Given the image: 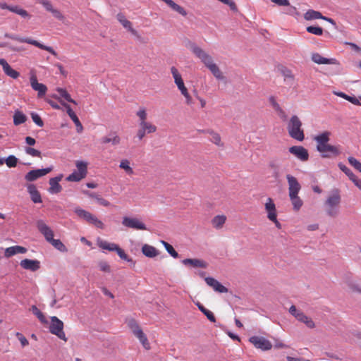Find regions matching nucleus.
<instances>
[{
    "label": "nucleus",
    "instance_id": "f257e3e1",
    "mask_svg": "<svg viewBox=\"0 0 361 361\" xmlns=\"http://www.w3.org/2000/svg\"><path fill=\"white\" fill-rule=\"evenodd\" d=\"M331 133L326 130L314 137L316 142V149L320 156L324 159H334L341 154L339 145L329 144Z\"/></svg>",
    "mask_w": 361,
    "mask_h": 361
},
{
    "label": "nucleus",
    "instance_id": "f03ea898",
    "mask_svg": "<svg viewBox=\"0 0 361 361\" xmlns=\"http://www.w3.org/2000/svg\"><path fill=\"white\" fill-rule=\"evenodd\" d=\"M191 51L212 72L214 76L218 80H223L224 75L218 66L214 62L212 57L195 44L190 47Z\"/></svg>",
    "mask_w": 361,
    "mask_h": 361
},
{
    "label": "nucleus",
    "instance_id": "7ed1b4c3",
    "mask_svg": "<svg viewBox=\"0 0 361 361\" xmlns=\"http://www.w3.org/2000/svg\"><path fill=\"white\" fill-rule=\"evenodd\" d=\"M287 128L288 134L292 138L300 142L304 140L305 134L302 129V122L297 116H293L290 118Z\"/></svg>",
    "mask_w": 361,
    "mask_h": 361
},
{
    "label": "nucleus",
    "instance_id": "20e7f679",
    "mask_svg": "<svg viewBox=\"0 0 361 361\" xmlns=\"http://www.w3.org/2000/svg\"><path fill=\"white\" fill-rule=\"evenodd\" d=\"M127 325L132 331L133 334L140 341L142 346L146 350H149L150 343H149L146 335L142 330L137 321L134 319H130L127 322Z\"/></svg>",
    "mask_w": 361,
    "mask_h": 361
},
{
    "label": "nucleus",
    "instance_id": "39448f33",
    "mask_svg": "<svg viewBox=\"0 0 361 361\" xmlns=\"http://www.w3.org/2000/svg\"><path fill=\"white\" fill-rule=\"evenodd\" d=\"M341 203V195L338 190L334 191L330 195L326 202V211L331 217H336L338 214V207Z\"/></svg>",
    "mask_w": 361,
    "mask_h": 361
},
{
    "label": "nucleus",
    "instance_id": "423d86ee",
    "mask_svg": "<svg viewBox=\"0 0 361 361\" xmlns=\"http://www.w3.org/2000/svg\"><path fill=\"white\" fill-rule=\"evenodd\" d=\"M5 36H6V37L10 38L13 40L17 41L20 43H27V44H32L33 46H35L41 49L47 51L48 52L51 54L55 57H58V54L55 51V50L51 47L44 45L35 39H33L29 38V37H20L16 35L6 34Z\"/></svg>",
    "mask_w": 361,
    "mask_h": 361
},
{
    "label": "nucleus",
    "instance_id": "0eeeda50",
    "mask_svg": "<svg viewBox=\"0 0 361 361\" xmlns=\"http://www.w3.org/2000/svg\"><path fill=\"white\" fill-rule=\"evenodd\" d=\"M74 212L80 219L85 221L90 224L94 226L96 228L100 229H103L104 228V224L103 222L92 213L80 207H76L74 209Z\"/></svg>",
    "mask_w": 361,
    "mask_h": 361
},
{
    "label": "nucleus",
    "instance_id": "6e6552de",
    "mask_svg": "<svg viewBox=\"0 0 361 361\" xmlns=\"http://www.w3.org/2000/svg\"><path fill=\"white\" fill-rule=\"evenodd\" d=\"M97 244L99 247L106 250L109 251H115L118 254V255L122 259L127 262H133V259L129 258L128 256L126 254L124 250L121 249L117 244L114 243H109L106 240H104L102 239L98 238L97 240Z\"/></svg>",
    "mask_w": 361,
    "mask_h": 361
},
{
    "label": "nucleus",
    "instance_id": "1a4fd4ad",
    "mask_svg": "<svg viewBox=\"0 0 361 361\" xmlns=\"http://www.w3.org/2000/svg\"><path fill=\"white\" fill-rule=\"evenodd\" d=\"M49 331L52 334L57 336L59 338L65 341H67L65 333L63 331V323L55 316L51 317Z\"/></svg>",
    "mask_w": 361,
    "mask_h": 361
},
{
    "label": "nucleus",
    "instance_id": "9d476101",
    "mask_svg": "<svg viewBox=\"0 0 361 361\" xmlns=\"http://www.w3.org/2000/svg\"><path fill=\"white\" fill-rule=\"evenodd\" d=\"M38 3L43 6V8L49 13H51L54 18L56 20L64 22L66 17L63 13L54 7L52 2L49 0H39Z\"/></svg>",
    "mask_w": 361,
    "mask_h": 361
},
{
    "label": "nucleus",
    "instance_id": "9b49d317",
    "mask_svg": "<svg viewBox=\"0 0 361 361\" xmlns=\"http://www.w3.org/2000/svg\"><path fill=\"white\" fill-rule=\"evenodd\" d=\"M249 341L256 348L261 349L264 351L269 350L272 348L271 343L268 339L262 336H253L249 338Z\"/></svg>",
    "mask_w": 361,
    "mask_h": 361
},
{
    "label": "nucleus",
    "instance_id": "f8f14e48",
    "mask_svg": "<svg viewBox=\"0 0 361 361\" xmlns=\"http://www.w3.org/2000/svg\"><path fill=\"white\" fill-rule=\"evenodd\" d=\"M289 152L301 161L309 159V152L306 148L300 145L292 146L288 149Z\"/></svg>",
    "mask_w": 361,
    "mask_h": 361
},
{
    "label": "nucleus",
    "instance_id": "ddd939ff",
    "mask_svg": "<svg viewBox=\"0 0 361 361\" xmlns=\"http://www.w3.org/2000/svg\"><path fill=\"white\" fill-rule=\"evenodd\" d=\"M122 224L127 228L135 230H147L145 224L137 218L124 216L123 218Z\"/></svg>",
    "mask_w": 361,
    "mask_h": 361
},
{
    "label": "nucleus",
    "instance_id": "4468645a",
    "mask_svg": "<svg viewBox=\"0 0 361 361\" xmlns=\"http://www.w3.org/2000/svg\"><path fill=\"white\" fill-rule=\"evenodd\" d=\"M30 82L32 88L35 91L37 92L38 97H42L46 94L47 87L45 85L38 82L35 73L31 74L30 77Z\"/></svg>",
    "mask_w": 361,
    "mask_h": 361
},
{
    "label": "nucleus",
    "instance_id": "2eb2a0df",
    "mask_svg": "<svg viewBox=\"0 0 361 361\" xmlns=\"http://www.w3.org/2000/svg\"><path fill=\"white\" fill-rule=\"evenodd\" d=\"M0 8L7 9L11 12L20 16L23 18L30 19L32 16L25 9L18 6H9L5 2H0Z\"/></svg>",
    "mask_w": 361,
    "mask_h": 361
},
{
    "label": "nucleus",
    "instance_id": "dca6fc26",
    "mask_svg": "<svg viewBox=\"0 0 361 361\" xmlns=\"http://www.w3.org/2000/svg\"><path fill=\"white\" fill-rule=\"evenodd\" d=\"M51 171H52V168L51 167H49V168H46V169H42L32 170V171H29L25 176V179L27 181L32 182V181H34V180H37V178H39L40 177H42V176H44L45 175H47V173H49Z\"/></svg>",
    "mask_w": 361,
    "mask_h": 361
},
{
    "label": "nucleus",
    "instance_id": "f3484780",
    "mask_svg": "<svg viewBox=\"0 0 361 361\" xmlns=\"http://www.w3.org/2000/svg\"><path fill=\"white\" fill-rule=\"evenodd\" d=\"M36 224L37 229L44 235L47 242L52 240L54 231L43 220H38Z\"/></svg>",
    "mask_w": 361,
    "mask_h": 361
},
{
    "label": "nucleus",
    "instance_id": "a211bd4d",
    "mask_svg": "<svg viewBox=\"0 0 361 361\" xmlns=\"http://www.w3.org/2000/svg\"><path fill=\"white\" fill-rule=\"evenodd\" d=\"M286 179L288 184V195L298 194L301 186L298 183L297 178L290 174L286 175Z\"/></svg>",
    "mask_w": 361,
    "mask_h": 361
},
{
    "label": "nucleus",
    "instance_id": "6ab92c4d",
    "mask_svg": "<svg viewBox=\"0 0 361 361\" xmlns=\"http://www.w3.org/2000/svg\"><path fill=\"white\" fill-rule=\"evenodd\" d=\"M20 266L31 271H36L40 268V262L37 259H24L20 261Z\"/></svg>",
    "mask_w": 361,
    "mask_h": 361
},
{
    "label": "nucleus",
    "instance_id": "aec40b11",
    "mask_svg": "<svg viewBox=\"0 0 361 361\" xmlns=\"http://www.w3.org/2000/svg\"><path fill=\"white\" fill-rule=\"evenodd\" d=\"M61 104L66 109V112L68 115L70 116V118L72 119V121L74 122V123L76 126L77 131L78 133H81L83 130V127L82 123H80L78 117L75 114V112L72 110L70 105L68 104L63 102L62 101H60Z\"/></svg>",
    "mask_w": 361,
    "mask_h": 361
},
{
    "label": "nucleus",
    "instance_id": "412c9836",
    "mask_svg": "<svg viewBox=\"0 0 361 361\" xmlns=\"http://www.w3.org/2000/svg\"><path fill=\"white\" fill-rule=\"evenodd\" d=\"M264 209L267 213V218L269 220L275 219V216H277V211L276 204L274 200L271 197H268L264 204Z\"/></svg>",
    "mask_w": 361,
    "mask_h": 361
},
{
    "label": "nucleus",
    "instance_id": "4be33fe9",
    "mask_svg": "<svg viewBox=\"0 0 361 361\" xmlns=\"http://www.w3.org/2000/svg\"><path fill=\"white\" fill-rule=\"evenodd\" d=\"M62 177V175H60L59 176L51 178L49 179V183L50 187L48 190L50 193L57 194L61 191L62 187L59 184V182L61 180Z\"/></svg>",
    "mask_w": 361,
    "mask_h": 361
},
{
    "label": "nucleus",
    "instance_id": "5701e85b",
    "mask_svg": "<svg viewBox=\"0 0 361 361\" xmlns=\"http://www.w3.org/2000/svg\"><path fill=\"white\" fill-rule=\"evenodd\" d=\"M205 281L207 284L211 286L216 292L221 293L228 292V289L225 286H224L217 280L212 277L205 278Z\"/></svg>",
    "mask_w": 361,
    "mask_h": 361
},
{
    "label": "nucleus",
    "instance_id": "b1692460",
    "mask_svg": "<svg viewBox=\"0 0 361 361\" xmlns=\"http://www.w3.org/2000/svg\"><path fill=\"white\" fill-rule=\"evenodd\" d=\"M116 18L121 23V24L126 29H127L132 35H133L134 36L138 35L137 31L133 27L132 23L128 19H126V18L123 13H120L117 14Z\"/></svg>",
    "mask_w": 361,
    "mask_h": 361
},
{
    "label": "nucleus",
    "instance_id": "393cba45",
    "mask_svg": "<svg viewBox=\"0 0 361 361\" xmlns=\"http://www.w3.org/2000/svg\"><path fill=\"white\" fill-rule=\"evenodd\" d=\"M0 65L2 66L5 74L8 76L13 79H16L20 76L19 72L13 69L4 59H0Z\"/></svg>",
    "mask_w": 361,
    "mask_h": 361
},
{
    "label": "nucleus",
    "instance_id": "a878e982",
    "mask_svg": "<svg viewBox=\"0 0 361 361\" xmlns=\"http://www.w3.org/2000/svg\"><path fill=\"white\" fill-rule=\"evenodd\" d=\"M311 58L317 64H338L336 59H327L323 57L319 53H313Z\"/></svg>",
    "mask_w": 361,
    "mask_h": 361
},
{
    "label": "nucleus",
    "instance_id": "bb28decb",
    "mask_svg": "<svg viewBox=\"0 0 361 361\" xmlns=\"http://www.w3.org/2000/svg\"><path fill=\"white\" fill-rule=\"evenodd\" d=\"M27 252V249L25 247L20 245H15L7 247L5 250V257L9 258L16 254H24Z\"/></svg>",
    "mask_w": 361,
    "mask_h": 361
},
{
    "label": "nucleus",
    "instance_id": "cd10ccee",
    "mask_svg": "<svg viewBox=\"0 0 361 361\" xmlns=\"http://www.w3.org/2000/svg\"><path fill=\"white\" fill-rule=\"evenodd\" d=\"M27 189L30 195V198L34 203H41L42 202L41 195L35 185H28Z\"/></svg>",
    "mask_w": 361,
    "mask_h": 361
},
{
    "label": "nucleus",
    "instance_id": "c85d7f7f",
    "mask_svg": "<svg viewBox=\"0 0 361 361\" xmlns=\"http://www.w3.org/2000/svg\"><path fill=\"white\" fill-rule=\"evenodd\" d=\"M101 142L102 144L111 143L112 145H118L121 143V137L116 133H111L107 136L102 138Z\"/></svg>",
    "mask_w": 361,
    "mask_h": 361
},
{
    "label": "nucleus",
    "instance_id": "c756f323",
    "mask_svg": "<svg viewBox=\"0 0 361 361\" xmlns=\"http://www.w3.org/2000/svg\"><path fill=\"white\" fill-rule=\"evenodd\" d=\"M269 169L272 171L273 176L276 178L280 176L281 172H280V168L281 164L280 161L277 159H274L271 161H269L268 164Z\"/></svg>",
    "mask_w": 361,
    "mask_h": 361
},
{
    "label": "nucleus",
    "instance_id": "7c9ffc66",
    "mask_svg": "<svg viewBox=\"0 0 361 361\" xmlns=\"http://www.w3.org/2000/svg\"><path fill=\"white\" fill-rule=\"evenodd\" d=\"M182 263L185 266H191L192 267L206 268L207 266V262L199 259H185Z\"/></svg>",
    "mask_w": 361,
    "mask_h": 361
},
{
    "label": "nucleus",
    "instance_id": "2f4dec72",
    "mask_svg": "<svg viewBox=\"0 0 361 361\" xmlns=\"http://www.w3.org/2000/svg\"><path fill=\"white\" fill-rule=\"evenodd\" d=\"M304 18L307 20H314V19H324V20H329L330 22L332 21L331 19H328V18L322 16V13L320 12L316 11H314V10H309V11H307L305 13Z\"/></svg>",
    "mask_w": 361,
    "mask_h": 361
},
{
    "label": "nucleus",
    "instance_id": "473e14b6",
    "mask_svg": "<svg viewBox=\"0 0 361 361\" xmlns=\"http://www.w3.org/2000/svg\"><path fill=\"white\" fill-rule=\"evenodd\" d=\"M296 319L300 322L304 323L308 328L313 329L315 326L313 320L310 317L305 315L302 312L296 315Z\"/></svg>",
    "mask_w": 361,
    "mask_h": 361
},
{
    "label": "nucleus",
    "instance_id": "72a5a7b5",
    "mask_svg": "<svg viewBox=\"0 0 361 361\" xmlns=\"http://www.w3.org/2000/svg\"><path fill=\"white\" fill-rule=\"evenodd\" d=\"M119 168L123 169L128 176H133L134 174V171L131 166L130 161L127 159L121 160Z\"/></svg>",
    "mask_w": 361,
    "mask_h": 361
},
{
    "label": "nucleus",
    "instance_id": "f704fd0d",
    "mask_svg": "<svg viewBox=\"0 0 361 361\" xmlns=\"http://www.w3.org/2000/svg\"><path fill=\"white\" fill-rule=\"evenodd\" d=\"M207 133L210 135L209 140L219 147H224V142L221 141L220 135L212 130H207Z\"/></svg>",
    "mask_w": 361,
    "mask_h": 361
},
{
    "label": "nucleus",
    "instance_id": "c9c22d12",
    "mask_svg": "<svg viewBox=\"0 0 361 361\" xmlns=\"http://www.w3.org/2000/svg\"><path fill=\"white\" fill-rule=\"evenodd\" d=\"M226 221V216L225 215H217L212 219V224L214 228L220 229L223 227Z\"/></svg>",
    "mask_w": 361,
    "mask_h": 361
},
{
    "label": "nucleus",
    "instance_id": "e433bc0d",
    "mask_svg": "<svg viewBox=\"0 0 361 361\" xmlns=\"http://www.w3.org/2000/svg\"><path fill=\"white\" fill-rule=\"evenodd\" d=\"M142 252L148 257H154L159 254L157 250L154 247L149 245H144L142 247Z\"/></svg>",
    "mask_w": 361,
    "mask_h": 361
},
{
    "label": "nucleus",
    "instance_id": "4c0bfd02",
    "mask_svg": "<svg viewBox=\"0 0 361 361\" xmlns=\"http://www.w3.org/2000/svg\"><path fill=\"white\" fill-rule=\"evenodd\" d=\"M293 209L295 211H299L303 204L302 200L298 196V194L289 195Z\"/></svg>",
    "mask_w": 361,
    "mask_h": 361
},
{
    "label": "nucleus",
    "instance_id": "58836bf2",
    "mask_svg": "<svg viewBox=\"0 0 361 361\" xmlns=\"http://www.w3.org/2000/svg\"><path fill=\"white\" fill-rule=\"evenodd\" d=\"M27 121L26 116L21 111L17 110L13 115V123L15 126H18L24 123Z\"/></svg>",
    "mask_w": 361,
    "mask_h": 361
},
{
    "label": "nucleus",
    "instance_id": "ea45409f",
    "mask_svg": "<svg viewBox=\"0 0 361 361\" xmlns=\"http://www.w3.org/2000/svg\"><path fill=\"white\" fill-rule=\"evenodd\" d=\"M139 126L142 128L147 134L153 133L157 131V126L151 122L145 121L139 123Z\"/></svg>",
    "mask_w": 361,
    "mask_h": 361
},
{
    "label": "nucleus",
    "instance_id": "a19ab883",
    "mask_svg": "<svg viewBox=\"0 0 361 361\" xmlns=\"http://www.w3.org/2000/svg\"><path fill=\"white\" fill-rule=\"evenodd\" d=\"M53 247L61 252H66L68 251L66 245L59 240L54 239V238L50 241H48Z\"/></svg>",
    "mask_w": 361,
    "mask_h": 361
},
{
    "label": "nucleus",
    "instance_id": "79ce46f5",
    "mask_svg": "<svg viewBox=\"0 0 361 361\" xmlns=\"http://www.w3.org/2000/svg\"><path fill=\"white\" fill-rule=\"evenodd\" d=\"M198 309L207 317V318L212 322H216V318L212 312L205 308L200 302L197 304Z\"/></svg>",
    "mask_w": 361,
    "mask_h": 361
},
{
    "label": "nucleus",
    "instance_id": "37998d69",
    "mask_svg": "<svg viewBox=\"0 0 361 361\" xmlns=\"http://www.w3.org/2000/svg\"><path fill=\"white\" fill-rule=\"evenodd\" d=\"M178 89L180 92L181 94L185 97V103L188 105L192 104V97L189 94V92H188L187 87H185V84L180 87H178Z\"/></svg>",
    "mask_w": 361,
    "mask_h": 361
},
{
    "label": "nucleus",
    "instance_id": "c03bdc74",
    "mask_svg": "<svg viewBox=\"0 0 361 361\" xmlns=\"http://www.w3.org/2000/svg\"><path fill=\"white\" fill-rule=\"evenodd\" d=\"M269 101L271 105L272 106V107L274 108V109L279 114V116H285L284 111L281 108L280 105L276 102L274 97H273V96L270 97L269 99Z\"/></svg>",
    "mask_w": 361,
    "mask_h": 361
},
{
    "label": "nucleus",
    "instance_id": "a18cd8bd",
    "mask_svg": "<svg viewBox=\"0 0 361 361\" xmlns=\"http://www.w3.org/2000/svg\"><path fill=\"white\" fill-rule=\"evenodd\" d=\"M75 166L77 167L76 171L85 177L87 173V164L82 161H77Z\"/></svg>",
    "mask_w": 361,
    "mask_h": 361
},
{
    "label": "nucleus",
    "instance_id": "49530a36",
    "mask_svg": "<svg viewBox=\"0 0 361 361\" xmlns=\"http://www.w3.org/2000/svg\"><path fill=\"white\" fill-rule=\"evenodd\" d=\"M56 91L59 92L60 96L64 98L67 102L77 104L76 102L71 98L70 94L65 89L59 87L56 89Z\"/></svg>",
    "mask_w": 361,
    "mask_h": 361
},
{
    "label": "nucleus",
    "instance_id": "de8ad7c7",
    "mask_svg": "<svg viewBox=\"0 0 361 361\" xmlns=\"http://www.w3.org/2000/svg\"><path fill=\"white\" fill-rule=\"evenodd\" d=\"M30 311L39 319L42 323H47L46 317L44 314L37 308V306L32 305Z\"/></svg>",
    "mask_w": 361,
    "mask_h": 361
},
{
    "label": "nucleus",
    "instance_id": "09e8293b",
    "mask_svg": "<svg viewBox=\"0 0 361 361\" xmlns=\"http://www.w3.org/2000/svg\"><path fill=\"white\" fill-rule=\"evenodd\" d=\"M338 166H339L340 169L343 172H344L348 176L350 180H352L353 182H354L355 180H356L357 178V177L353 173V171L350 169H348L346 166H345L342 164H339Z\"/></svg>",
    "mask_w": 361,
    "mask_h": 361
},
{
    "label": "nucleus",
    "instance_id": "8fccbe9b",
    "mask_svg": "<svg viewBox=\"0 0 361 361\" xmlns=\"http://www.w3.org/2000/svg\"><path fill=\"white\" fill-rule=\"evenodd\" d=\"M18 159L14 155H9L5 160L6 166L9 168L16 167L17 166Z\"/></svg>",
    "mask_w": 361,
    "mask_h": 361
},
{
    "label": "nucleus",
    "instance_id": "3c124183",
    "mask_svg": "<svg viewBox=\"0 0 361 361\" xmlns=\"http://www.w3.org/2000/svg\"><path fill=\"white\" fill-rule=\"evenodd\" d=\"M85 177L76 171H73L67 178L66 180L72 182H78L83 179Z\"/></svg>",
    "mask_w": 361,
    "mask_h": 361
},
{
    "label": "nucleus",
    "instance_id": "603ef678",
    "mask_svg": "<svg viewBox=\"0 0 361 361\" xmlns=\"http://www.w3.org/2000/svg\"><path fill=\"white\" fill-rule=\"evenodd\" d=\"M25 152L27 154L33 157H42V153L38 149L32 148L31 147H25Z\"/></svg>",
    "mask_w": 361,
    "mask_h": 361
},
{
    "label": "nucleus",
    "instance_id": "864d4df0",
    "mask_svg": "<svg viewBox=\"0 0 361 361\" xmlns=\"http://www.w3.org/2000/svg\"><path fill=\"white\" fill-rule=\"evenodd\" d=\"M161 243L164 245V247L166 248V251L173 257V258H178V252L174 250L173 246L168 243L166 241L161 240Z\"/></svg>",
    "mask_w": 361,
    "mask_h": 361
},
{
    "label": "nucleus",
    "instance_id": "5fc2aeb1",
    "mask_svg": "<svg viewBox=\"0 0 361 361\" xmlns=\"http://www.w3.org/2000/svg\"><path fill=\"white\" fill-rule=\"evenodd\" d=\"M347 286L353 292L361 293V286L355 281H349L347 282Z\"/></svg>",
    "mask_w": 361,
    "mask_h": 361
},
{
    "label": "nucleus",
    "instance_id": "6e6d98bb",
    "mask_svg": "<svg viewBox=\"0 0 361 361\" xmlns=\"http://www.w3.org/2000/svg\"><path fill=\"white\" fill-rule=\"evenodd\" d=\"M307 31L311 34L320 36L323 34V29L319 26H308Z\"/></svg>",
    "mask_w": 361,
    "mask_h": 361
},
{
    "label": "nucleus",
    "instance_id": "4d7b16f0",
    "mask_svg": "<svg viewBox=\"0 0 361 361\" xmlns=\"http://www.w3.org/2000/svg\"><path fill=\"white\" fill-rule=\"evenodd\" d=\"M349 164L361 173V163L353 157L348 159Z\"/></svg>",
    "mask_w": 361,
    "mask_h": 361
},
{
    "label": "nucleus",
    "instance_id": "13d9d810",
    "mask_svg": "<svg viewBox=\"0 0 361 361\" xmlns=\"http://www.w3.org/2000/svg\"><path fill=\"white\" fill-rule=\"evenodd\" d=\"M31 118L33 122L39 127H42L44 126L43 121L37 114L35 112L31 113Z\"/></svg>",
    "mask_w": 361,
    "mask_h": 361
},
{
    "label": "nucleus",
    "instance_id": "bf43d9fd",
    "mask_svg": "<svg viewBox=\"0 0 361 361\" xmlns=\"http://www.w3.org/2000/svg\"><path fill=\"white\" fill-rule=\"evenodd\" d=\"M136 115L140 119V123L147 121V114L144 108L140 109L139 111L136 113Z\"/></svg>",
    "mask_w": 361,
    "mask_h": 361
},
{
    "label": "nucleus",
    "instance_id": "052dcab7",
    "mask_svg": "<svg viewBox=\"0 0 361 361\" xmlns=\"http://www.w3.org/2000/svg\"><path fill=\"white\" fill-rule=\"evenodd\" d=\"M171 73L174 80V82L183 79L178 70L175 66H172L171 68Z\"/></svg>",
    "mask_w": 361,
    "mask_h": 361
},
{
    "label": "nucleus",
    "instance_id": "680f3d73",
    "mask_svg": "<svg viewBox=\"0 0 361 361\" xmlns=\"http://www.w3.org/2000/svg\"><path fill=\"white\" fill-rule=\"evenodd\" d=\"M16 336L18 338V339L19 340V341L20 342L21 345L23 347H25V346H27L29 345V341L21 333L17 332L16 334Z\"/></svg>",
    "mask_w": 361,
    "mask_h": 361
},
{
    "label": "nucleus",
    "instance_id": "e2e57ef3",
    "mask_svg": "<svg viewBox=\"0 0 361 361\" xmlns=\"http://www.w3.org/2000/svg\"><path fill=\"white\" fill-rule=\"evenodd\" d=\"M99 267L100 270L104 272L109 273L111 271L110 266L106 262H104V261L100 262L99 263Z\"/></svg>",
    "mask_w": 361,
    "mask_h": 361
},
{
    "label": "nucleus",
    "instance_id": "0e129e2a",
    "mask_svg": "<svg viewBox=\"0 0 361 361\" xmlns=\"http://www.w3.org/2000/svg\"><path fill=\"white\" fill-rule=\"evenodd\" d=\"M146 134L147 133L140 127V128L137 130L136 135L139 140H142Z\"/></svg>",
    "mask_w": 361,
    "mask_h": 361
},
{
    "label": "nucleus",
    "instance_id": "69168bd1",
    "mask_svg": "<svg viewBox=\"0 0 361 361\" xmlns=\"http://www.w3.org/2000/svg\"><path fill=\"white\" fill-rule=\"evenodd\" d=\"M289 312L290 314H292L294 317L296 318V315L298 314H300L301 312V311L300 310H298L295 307V305H292L290 308H289Z\"/></svg>",
    "mask_w": 361,
    "mask_h": 361
},
{
    "label": "nucleus",
    "instance_id": "338daca9",
    "mask_svg": "<svg viewBox=\"0 0 361 361\" xmlns=\"http://www.w3.org/2000/svg\"><path fill=\"white\" fill-rule=\"evenodd\" d=\"M97 202L99 204L104 207H108L110 205V202L108 200L102 197L101 196L99 197V198H97Z\"/></svg>",
    "mask_w": 361,
    "mask_h": 361
},
{
    "label": "nucleus",
    "instance_id": "774afa93",
    "mask_svg": "<svg viewBox=\"0 0 361 361\" xmlns=\"http://www.w3.org/2000/svg\"><path fill=\"white\" fill-rule=\"evenodd\" d=\"M25 141L29 146H33L36 143L35 139L30 136L26 137Z\"/></svg>",
    "mask_w": 361,
    "mask_h": 361
}]
</instances>
